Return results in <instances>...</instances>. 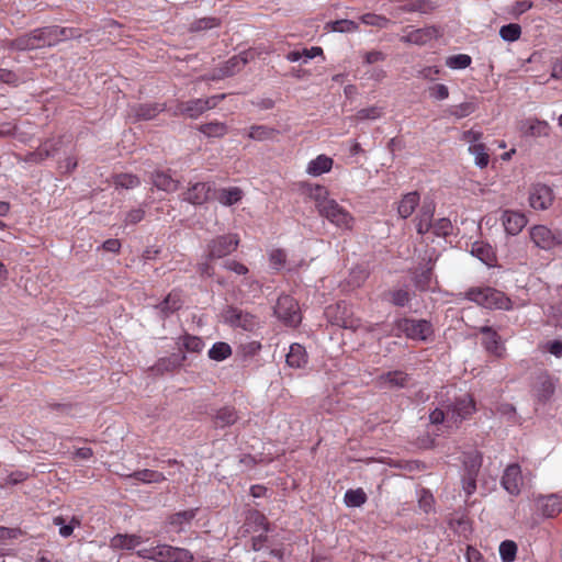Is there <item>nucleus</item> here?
Returning a JSON list of instances; mask_svg holds the SVG:
<instances>
[{"mask_svg": "<svg viewBox=\"0 0 562 562\" xmlns=\"http://www.w3.org/2000/svg\"><path fill=\"white\" fill-rule=\"evenodd\" d=\"M476 479L475 476H467L462 475L461 482H462V490L465 494V501L474 494L476 491Z\"/></svg>", "mask_w": 562, "mask_h": 562, "instance_id": "nucleus-62", "label": "nucleus"}, {"mask_svg": "<svg viewBox=\"0 0 562 562\" xmlns=\"http://www.w3.org/2000/svg\"><path fill=\"white\" fill-rule=\"evenodd\" d=\"M143 543L138 535L117 533L110 540V547L114 550L132 551Z\"/></svg>", "mask_w": 562, "mask_h": 562, "instance_id": "nucleus-20", "label": "nucleus"}, {"mask_svg": "<svg viewBox=\"0 0 562 562\" xmlns=\"http://www.w3.org/2000/svg\"><path fill=\"white\" fill-rule=\"evenodd\" d=\"M307 353L305 348L300 344H292L285 357V362L294 369L305 368L307 364Z\"/></svg>", "mask_w": 562, "mask_h": 562, "instance_id": "nucleus-27", "label": "nucleus"}, {"mask_svg": "<svg viewBox=\"0 0 562 562\" xmlns=\"http://www.w3.org/2000/svg\"><path fill=\"white\" fill-rule=\"evenodd\" d=\"M232 356V348L227 342H215L209 350V357L215 361H223Z\"/></svg>", "mask_w": 562, "mask_h": 562, "instance_id": "nucleus-43", "label": "nucleus"}, {"mask_svg": "<svg viewBox=\"0 0 562 562\" xmlns=\"http://www.w3.org/2000/svg\"><path fill=\"white\" fill-rule=\"evenodd\" d=\"M247 63L248 59L246 52L235 55L224 63V65L218 69L220 74L214 76L213 79L231 77L240 71Z\"/></svg>", "mask_w": 562, "mask_h": 562, "instance_id": "nucleus-22", "label": "nucleus"}, {"mask_svg": "<svg viewBox=\"0 0 562 562\" xmlns=\"http://www.w3.org/2000/svg\"><path fill=\"white\" fill-rule=\"evenodd\" d=\"M239 419L238 413L233 406H224L216 411L214 415V425L218 428H225L234 425Z\"/></svg>", "mask_w": 562, "mask_h": 562, "instance_id": "nucleus-29", "label": "nucleus"}, {"mask_svg": "<svg viewBox=\"0 0 562 562\" xmlns=\"http://www.w3.org/2000/svg\"><path fill=\"white\" fill-rule=\"evenodd\" d=\"M186 355L183 352L172 353L169 357L161 358L157 361L154 367V370L158 373L171 372L182 366L186 360Z\"/></svg>", "mask_w": 562, "mask_h": 562, "instance_id": "nucleus-28", "label": "nucleus"}, {"mask_svg": "<svg viewBox=\"0 0 562 562\" xmlns=\"http://www.w3.org/2000/svg\"><path fill=\"white\" fill-rule=\"evenodd\" d=\"M136 555L144 560L155 562H193V554L184 548L173 547L167 543H157L149 548H140Z\"/></svg>", "mask_w": 562, "mask_h": 562, "instance_id": "nucleus-3", "label": "nucleus"}, {"mask_svg": "<svg viewBox=\"0 0 562 562\" xmlns=\"http://www.w3.org/2000/svg\"><path fill=\"white\" fill-rule=\"evenodd\" d=\"M145 216V211L140 207L131 210L125 216V224L135 225L139 223Z\"/></svg>", "mask_w": 562, "mask_h": 562, "instance_id": "nucleus-64", "label": "nucleus"}, {"mask_svg": "<svg viewBox=\"0 0 562 562\" xmlns=\"http://www.w3.org/2000/svg\"><path fill=\"white\" fill-rule=\"evenodd\" d=\"M279 132L272 127L266 125H252L249 128L248 137L258 142L268 140L274 138Z\"/></svg>", "mask_w": 562, "mask_h": 562, "instance_id": "nucleus-38", "label": "nucleus"}, {"mask_svg": "<svg viewBox=\"0 0 562 562\" xmlns=\"http://www.w3.org/2000/svg\"><path fill=\"white\" fill-rule=\"evenodd\" d=\"M8 47L14 50H33L40 48L34 30L12 40Z\"/></svg>", "mask_w": 562, "mask_h": 562, "instance_id": "nucleus-32", "label": "nucleus"}, {"mask_svg": "<svg viewBox=\"0 0 562 562\" xmlns=\"http://www.w3.org/2000/svg\"><path fill=\"white\" fill-rule=\"evenodd\" d=\"M367 494L362 488L348 490L345 493V504L348 507H360L367 502Z\"/></svg>", "mask_w": 562, "mask_h": 562, "instance_id": "nucleus-44", "label": "nucleus"}, {"mask_svg": "<svg viewBox=\"0 0 562 562\" xmlns=\"http://www.w3.org/2000/svg\"><path fill=\"white\" fill-rule=\"evenodd\" d=\"M554 200L553 191L550 187L541 183L532 186L529 194L530 206L535 210H547Z\"/></svg>", "mask_w": 562, "mask_h": 562, "instance_id": "nucleus-12", "label": "nucleus"}, {"mask_svg": "<svg viewBox=\"0 0 562 562\" xmlns=\"http://www.w3.org/2000/svg\"><path fill=\"white\" fill-rule=\"evenodd\" d=\"M434 502L435 499L430 491L426 488L420 490L418 495V505L423 512L429 513L432 509Z\"/></svg>", "mask_w": 562, "mask_h": 562, "instance_id": "nucleus-57", "label": "nucleus"}, {"mask_svg": "<svg viewBox=\"0 0 562 562\" xmlns=\"http://www.w3.org/2000/svg\"><path fill=\"white\" fill-rule=\"evenodd\" d=\"M483 462V456L479 451H471L464 454L463 458V474L467 476L477 477Z\"/></svg>", "mask_w": 562, "mask_h": 562, "instance_id": "nucleus-30", "label": "nucleus"}, {"mask_svg": "<svg viewBox=\"0 0 562 562\" xmlns=\"http://www.w3.org/2000/svg\"><path fill=\"white\" fill-rule=\"evenodd\" d=\"M385 300L394 306L404 307L411 301V293L407 289H393L385 293Z\"/></svg>", "mask_w": 562, "mask_h": 562, "instance_id": "nucleus-35", "label": "nucleus"}, {"mask_svg": "<svg viewBox=\"0 0 562 562\" xmlns=\"http://www.w3.org/2000/svg\"><path fill=\"white\" fill-rule=\"evenodd\" d=\"M53 30V25L38 27L34 30L40 48L52 47L56 45L57 38L55 37Z\"/></svg>", "mask_w": 562, "mask_h": 562, "instance_id": "nucleus-39", "label": "nucleus"}, {"mask_svg": "<svg viewBox=\"0 0 562 562\" xmlns=\"http://www.w3.org/2000/svg\"><path fill=\"white\" fill-rule=\"evenodd\" d=\"M333 167V159L326 155H319L307 165L306 172L317 177L328 172Z\"/></svg>", "mask_w": 562, "mask_h": 562, "instance_id": "nucleus-34", "label": "nucleus"}, {"mask_svg": "<svg viewBox=\"0 0 562 562\" xmlns=\"http://www.w3.org/2000/svg\"><path fill=\"white\" fill-rule=\"evenodd\" d=\"M327 27L333 32L351 33L358 30V24L351 20H336L327 23Z\"/></svg>", "mask_w": 562, "mask_h": 562, "instance_id": "nucleus-50", "label": "nucleus"}, {"mask_svg": "<svg viewBox=\"0 0 562 562\" xmlns=\"http://www.w3.org/2000/svg\"><path fill=\"white\" fill-rule=\"evenodd\" d=\"M520 35H521V27L519 24H516V23H509V24L503 25L499 30L501 38L506 42H515L520 37Z\"/></svg>", "mask_w": 562, "mask_h": 562, "instance_id": "nucleus-52", "label": "nucleus"}, {"mask_svg": "<svg viewBox=\"0 0 562 562\" xmlns=\"http://www.w3.org/2000/svg\"><path fill=\"white\" fill-rule=\"evenodd\" d=\"M437 29L434 26L417 29L408 32L401 41L409 44L425 45L437 36Z\"/></svg>", "mask_w": 562, "mask_h": 562, "instance_id": "nucleus-21", "label": "nucleus"}, {"mask_svg": "<svg viewBox=\"0 0 562 562\" xmlns=\"http://www.w3.org/2000/svg\"><path fill=\"white\" fill-rule=\"evenodd\" d=\"M274 314L290 326H296L301 322L297 302L290 295H281L278 299Z\"/></svg>", "mask_w": 562, "mask_h": 562, "instance_id": "nucleus-6", "label": "nucleus"}, {"mask_svg": "<svg viewBox=\"0 0 562 562\" xmlns=\"http://www.w3.org/2000/svg\"><path fill=\"white\" fill-rule=\"evenodd\" d=\"M165 109L166 105L164 103H139L131 108V115L137 121H148L156 117L159 113L165 111Z\"/></svg>", "mask_w": 562, "mask_h": 562, "instance_id": "nucleus-17", "label": "nucleus"}, {"mask_svg": "<svg viewBox=\"0 0 562 562\" xmlns=\"http://www.w3.org/2000/svg\"><path fill=\"white\" fill-rule=\"evenodd\" d=\"M499 555L503 562H513L517 554V544L513 540H505L499 544Z\"/></svg>", "mask_w": 562, "mask_h": 562, "instance_id": "nucleus-51", "label": "nucleus"}, {"mask_svg": "<svg viewBox=\"0 0 562 562\" xmlns=\"http://www.w3.org/2000/svg\"><path fill=\"white\" fill-rule=\"evenodd\" d=\"M218 25H220L218 19L207 16V18H201L199 20H195L193 23H191L189 30L191 32L206 31V30L216 27Z\"/></svg>", "mask_w": 562, "mask_h": 562, "instance_id": "nucleus-53", "label": "nucleus"}, {"mask_svg": "<svg viewBox=\"0 0 562 562\" xmlns=\"http://www.w3.org/2000/svg\"><path fill=\"white\" fill-rule=\"evenodd\" d=\"M239 239L237 235L228 234L222 235L212 239L209 245V257L211 259L223 258L232 254L238 246Z\"/></svg>", "mask_w": 562, "mask_h": 562, "instance_id": "nucleus-7", "label": "nucleus"}, {"mask_svg": "<svg viewBox=\"0 0 562 562\" xmlns=\"http://www.w3.org/2000/svg\"><path fill=\"white\" fill-rule=\"evenodd\" d=\"M326 191L323 187H316V207L322 216L327 218L337 227L349 229L352 227L353 217L341 207L335 200L323 196Z\"/></svg>", "mask_w": 562, "mask_h": 562, "instance_id": "nucleus-2", "label": "nucleus"}, {"mask_svg": "<svg viewBox=\"0 0 562 562\" xmlns=\"http://www.w3.org/2000/svg\"><path fill=\"white\" fill-rule=\"evenodd\" d=\"M142 483H159L162 482L166 477L161 472L144 469L140 471H135L134 473L128 475Z\"/></svg>", "mask_w": 562, "mask_h": 562, "instance_id": "nucleus-40", "label": "nucleus"}, {"mask_svg": "<svg viewBox=\"0 0 562 562\" xmlns=\"http://www.w3.org/2000/svg\"><path fill=\"white\" fill-rule=\"evenodd\" d=\"M381 380L392 387H404L408 381V375L402 371H393L382 374Z\"/></svg>", "mask_w": 562, "mask_h": 562, "instance_id": "nucleus-45", "label": "nucleus"}, {"mask_svg": "<svg viewBox=\"0 0 562 562\" xmlns=\"http://www.w3.org/2000/svg\"><path fill=\"white\" fill-rule=\"evenodd\" d=\"M214 194V183L195 182L183 193V200L193 205L204 204Z\"/></svg>", "mask_w": 562, "mask_h": 562, "instance_id": "nucleus-10", "label": "nucleus"}, {"mask_svg": "<svg viewBox=\"0 0 562 562\" xmlns=\"http://www.w3.org/2000/svg\"><path fill=\"white\" fill-rule=\"evenodd\" d=\"M150 180L158 190L166 192H173L179 187V182L177 180H175L169 173L160 170L153 172Z\"/></svg>", "mask_w": 562, "mask_h": 562, "instance_id": "nucleus-31", "label": "nucleus"}, {"mask_svg": "<svg viewBox=\"0 0 562 562\" xmlns=\"http://www.w3.org/2000/svg\"><path fill=\"white\" fill-rule=\"evenodd\" d=\"M477 331L483 336L481 344L484 349L488 353L502 358L505 352V347L498 333L488 325L477 327Z\"/></svg>", "mask_w": 562, "mask_h": 562, "instance_id": "nucleus-9", "label": "nucleus"}, {"mask_svg": "<svg viewBox=\"0 0 562 562\" xmlns=\"http://www.w3.org/2000/svg\"><path fill=\"white\" fill-rule=\"evenodd\" d=\"M361 21H362V23H364L367 25H372V26H376L380 29L387 27V25L390 24L389 19H386L385 16H382V15L374 14V13L363 14L361 16Z\"/></svg>", "mask_w": 562, "mask_h": 562, "instance_id": "nucleus-54", "label": "nucleus"}, {"mask_svg": "<svg viewBox=\"0 0 562 562\" xmlns=\"http://www.w3.org/2000/svg\"><path fill=\"white\" fill-rule=\"evenodd\" d=\"M383 113V109L376 105L369 106L361 109L357 112L356 117L359 121L364 120H376L379 119Z\"/></svg>", "mask_w": 562, "mask_h": 562, "instance_id": "nucleus-55", "label": "nucleus"}, {"mask_svg": "<svg viewBox=\"0 0 562 562\" xmlns=\"http://www.w3.org/2000/svg\"><path fill=\"white\" fill-rule=\"evenodd\" d=\"M48 158V153L45 148L37 147L36 150L27 153L23 158L25 162L41 164Z\"/></svg>", "mask_w": 562, "mask_h": 562, "instance_id": "nucleus-59", "label": "nucleus"}, {"mask_svg": "<svg viewBox=\"0 0 562 562\" xmlns=\"http://www.w3.org/2000/svg\"><path fill=\"white\" fill-rule=\"evenodd\" d=\"M469 150L474 156L476 166L484 168L488 165L490 156L484 144L470 145Z\"/></svg>", "mask_w": 562, "mask_h": 562, "instance_id": "nucleus-49", "label": "nucleus"}, {"mask_svg": "<svg viewBox=\"0 0 562 562\" xmlns=\"http://www.w3.org/2000/svg\"><path fill=\"white\" fill-rule=\"evenodd\" d=\"M396 329L403 333L408 339L427 340L432 334L434 328L427 319L401 318L395 323Z\"/></svg>", "mask_w": 562, "mask_h": 562, "instance_id": "nucleus-5", "label": "nucleus"}, {"mask_svg": "<svg viewBox=\"0 0 562 562\" xmlns=\"http://www.w3.org/2000/svg\"><path fill=\"white\" fill-rule=\"evenodd\" d=\"M182 306L181 294L178 291H171L162 302L156 305V310L162 319L180 310Z\"/></svg>", "mask_w": 562, "mask_h": 562, "instance_id": "nucleus-23", "label": "nucleus"}, {"mask_svg": "<svg viewBox=\"0 0 562 562\" xmlns=\"http://www.w3.org/2000/svg\"><path fill=\"white\" fill-rule=\"evenodd\" d=\"M429 94L436 100H446L449 97V89L443 83H437L429 88Z\"/></svg>", "mask_w": 562, "mask_h": 562, "instance_id": "nucleus-63", "label": "nucleus"}, {"mask_svg": "<svg viewBox=\"0 0 562 562\" xmlns=\"http://www.w3.org/2000/svg\"><path fill=\"white\" fill-rule=\"evenodd\" d=\"M199 131L207 137H223L227 133V126L221 122H210L200 125Z\"/></svg>", "mask_w": 562, "mask_h": 562, "instance_id": "nucleus-41", "label": "nucleus"}, {"mask_svg": "<svg viewBox=\"0 0 562 562\" xmlns=\"http://www.w3.org/2000/svg\"><path fill=\"white\" fill-rule=\"evenodd\" d=\"M198 508H191L171 514L167 518V525L171 528V531L177 533L182 532L191 521L195 518Z\"/></svg>", "mask_w": 562, "mask_h": 562, "instance_id": "nucleus-16", "label": "nucleus"}, {"mask_svg": "<svg viewBox=\"0 0 562 562\" xmlns=\"http://www.w3.org/2000/svg\"><path fill=\"white\" fill-rule=\"evenodd\" d=\"M524 484L521 468L518 463L506 467L501 479V485L512 496H518Z\"/></svg>", "mask_w": 562, "mask_h": 562, "instance_id": "nucleus-8", "label": "nucleus"}, {"mask_svg": "<svg viewBox=\"0 0 562 562\" xmlns=\"http://www.w3.org/2000/svg\"><path fill=\"white\" fill-rule=\"evenodd\" d=\"M225 94H216L206 99H192L188 101H180L177 103L173 114L184 115L190 119H198L204 112L214 109L222 100Z\"/></svg>", "mask_w": 562, "mask_h": 562, "instance_id": "nucleus-4", "label": "nucleus"}, {"mask_svg": "<svg viewBox=\"0 0 562 562\" xmlns=\"http://www.w3.org/2000/svg\"><path fill=\"white\" fill-rule=\"evenodd\" d=\"M472 63V58L467 54L452 55L446 58V66L450 69H465Z\"/></svg>", "mask_w": 562, "mask_h": 562, "instance_id": "nucleus-48", "label": "nucleus"}, {"mask_svg": "<svg viewBox=\"0 0 562 562\" xmlns=\"http://www.w3.org/2000/svg\"><path fill=\"white\" fill-rule=\"evenodd\" d=\"M54 524L56 526H60L59 535L64 538H67V537L71 536L75 525H79V521L76 518H72L69 525H65L63 517H55Z\"/></svg>", "mask_w": 562, "mask_h": 562, "instance_id": "nucleus-60", "label": "nucleus"}, {"mask_svg": "<svg viewBox=\"0 0 562 562\" xmlns=\"http://www.w3.org/2000/svg\"><path fill=\"white\" fill-rule=\"evenodd\" d=\"M532 392L540 403H547L555 392V382L550 375L540 374L535 382Z\"/></svg>", "mask_w": 562, "mask_h": 562, "instance_id": "nucleus-15", "label": "nucleus"}, {"mask_svg": "<svg viewBox=\"0 0 562 562\" xmlns=\"http://www.w3.org/2000/svg\"><path fill=\"white\" fill-rule=\"evenodd\" d=\"M437 5L430 0H415L401 7L404 12H420L428 14L435 11Z\"/></svg>", "mask_w": 562, "mask_h": 562, "instance_id": "nucleus-36", "label": "nucleus"}, {"mask_svg": "<svg viewBox=\"0 0 562 562\" xmlns=\"http://www.w3.org/2000/svg\"><path fill=\"white\" fill-rule=\"evenodd\" d=\"M471 254L487 267H494L496 262V254L490 244L483 241L473 243Z\"/></svg>", "mask_w": 562, "mask_h": 562, "instance_id": "nucleus-25", "label": "nucleus"}, {"mask_svg": "<svg viewBox=\"0 0 562 562\" xmlns=\"http://www.w3.org/2000/svg\"><path fill=\"white\" fill-rule=\"evenodd\" d=\"M477 109V105L475 102L473 101H468V102H463V103H460V104H457V105H450L446 112L451 115V116H454L456 119H463V117H467L469 115H471L472 113H474Z\"/></svg>", "mask_w": 562, "mask_h": 562, "instance_id": "nucleus-37", "label": "nucleus"}, {"mask_svg": "<svg viewBox=\"0 0 562 562\" xmlns=\"http://www.w3.org/2000/svg\"><path fill=\"white\" fill-rule=\"evenodd\" d=\"M182 345L187 351L200 352L204 347V341L196 336L186 335L182 338Z\"/></svg>", "mask_w": 562, "mask_h": 562, "instance_id": "nucleus-56", "label": "nucleus"}, {"mask_svg": "<svg viewBox=\"0 0 562 562\" xmlns=\"http://www.w3.org/2000/svg\"><path fill=\"white\" fill-rule=\"evenodd\" d=\"M474 411L475 404L473 398L469 394H463L462 396L456 398L453 404L448 407L447 414H451V419L458 422L467 418Z\"/></svg>", "mask_w": 562, "mask_h": 562, "instance_id": "nucleus-13", "label": "nucleus"}, {"mask_svg": "<svg viewBox=\"0 0 562 562\" xmlns=\"http://www.w3.org/2000/svg\"><path fill=\"white\" fill-rule=\"evenodd\" d=\"M244 192L238 187L214 189L213 198H215L222 205L232 206L243 199Z\"/></svg>", "mask_w": 562, "mask_h": 562, "instance_id": "nucleus-26", "label": "nucleus"}, {"mask_svg": "<svg viewBox=\"0 0 562 562\" xmlns=\"http://www.w3.org/2000/svg\"><path fill=\"white\" fill-rule=\"evenodd\" d=\"M53 29H54L53 32L55 34V37L57 38L56 45L64 41L70 40V38L81 37V33L78 29L63 27V26H58V25H53Z\"/></svg>", "mask_w": 562, "mask_h": 562, "instance_id": "nucleus-47", "label": "nucleus"}, {"mask_svg": "<svg viewBox=\"0 0 562 562\" xmlns=\"http://www.w3.org/2000/svg\"><path fill=\"white\" fill-rule=\"evenodd\" d=\"M521 128L526 135L532 137H547L550 134V125L548 122L537 117H529L522 122Z\"/></svg>", "mask_w": 562, "mask_h": 562, "instance_id": "nucleus-24", "label": "nucleus"}, {"mask_svg": "<svg viewBox=\"0 0 562 562\" xmlns=\"http://www.w3.org/2000/svg\"><path fill=\"white\" fill-rule=\"evenodd\" d=\"M432 214H434V209L432 207L426 206V205L423 206L422 213H420V216H419V221L417 223V232L419 234H426L427 232H429L431 229V226H432V222H431Z\"/></svg>", "mask_w": 562, "mask_h": 562, "instance_id": "nucleus-46", "label": "nucleus"}, {"mask_svg": "<svg viewBox=\"0 0 562 562\" xmlns=\"http://www.w3.org/2000/svg\"><path fill=\"white\" fill-rule=\"evenodd\" d=\"M286 254L283 249H273L270 252V263L276 269H281L285 266Z\"/></svg>", "mask_w": 562, "mask_h": 562, "instance_id": "nucleus-61", "label": "nucleus"}, {"mask_svg": "<svg viewBox=\"0 0 562 562\" xmlns=\"http://www.w3.org/2000/svg\"><path fill=\"white\" fill-rule=\"evenodd\" d=\"M538 504L542 515L547 518H552L562 510V496L558 494L541 496L538 499Z\"/></svg>", "mask_w": 562, "mask_h": 562, "instance_id": "nucleus-19", "label": "nucleus"}, {"mask_svg": "<svg viewBox=\"0 0 562 562\" xmlns=\"http://www.w3.org/2000/svg\"><path fill=\"white\" fill-rule=\"evenodd\" d=\"M419 194L417 191L408 192L398 203L397 212L402 218L409 217L419 203Z\"/></svg>", "mask_w": 562, "mask_h": 562, "instance_id": "nucleus-33", "label": "nucleus"}, {"mask_svg": "<svg viewBox=\"0 0 562 562\" xmlns=\"http://www.w3.org/2000/svg\"><path fill=\"white\" fill-rule=\"evenodd\" d=\"M463 297L485 308L509 311L513 308L512 300L502 291L491 286H476L468 289Z\"/></svg>", "mask_w": 562, "mask_h": 562, "instance_id": "nucleus-1", "label": "nucleus"}, {"mask_svg": "<svg viewBox=\"0 0 562 562\" xmlns=\"http://www.w3.org/2000/svg\"><path fill=\"white\" fill-rule=\"evenodd\" d=\"M529 236L536 247L547 251L554 249L553 231L546 225H535L530 227Z\"/></svg>", "mask_w": 562, "mask_h": 562, "instance_id": "nucleus-14", "label": "nucleus"}, {"mask_svg": "<svg viewBox=\"0 0 562 562\" xmlns=\"http://www.w3.org/2000/svg\"><path fill=\"white\" fill-rule=\"evenodd\" d=\"M224 319L231 326L245 330H252L257 326V319L254 315L233 306L225 310Z\"/></svg>", "mask_w": 562, "mask_h": 562, "instance_id": "nucleus-11", "label": "nucleus"}, {"mask_svg": "<svg viewBox=\"0 0 562 562\" xmlns=\"http://www.w3.org/2000/svg\"><path fill=\"white\" fill-rule=\"evenodd\" d=\"M431 228L437 236H447L452 228L451 221L446 217L439 218L432 223Z\"/></svg>", "mask_w": 562, "mask_h": 562, "instance_id": "nucleus-58", "label": "nucleus"}, {"mask_svg": "<svg viewBox=\"0 0 562 562\" xmlns=\"http://www.w3.org/2000/svg\"><path fill=\"white\" fill-rule=\"evenodd\" d=\"M113 183L116 188L134 189L140 184L137 176L132 173H119L113 177Z\"/></svg>", "mask_w": 562, "mask_h": 562, "instance_id": "nucleus-42", "label": "nucleus"}, {"mask_svg": "<svg viewBox=\"0 0 562 562\" xmlns=\"http://www.w3.org/2000/svg\"><path fill=\"white\" fill-rule=\"evenodd\" d=\"M505 231L509 235H517L527 224V218L522 213L506 210L502 216Z\"/></svg>", "mask_w": 562, "mask_h": 562, "instance_id": "nucleus-18", "label": "nucleus"}]
</instances>
